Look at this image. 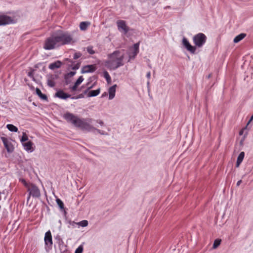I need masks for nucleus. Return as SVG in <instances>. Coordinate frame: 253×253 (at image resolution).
<instances>
[{
    "mask_svg": "<svg viewBox=\"0 0 253 253\" xmlns=\"http://www.w3.org/2000/svg\"><path fill=\"white\" fill-rule=\"evenodd\" d=\"M64 118L69 123H71L74 126L79 127L82 130L90 131L93 130L100 133L103 134L101 130L96 129L91 125L92 119L90 118L81 119L70 113H66L64 115Z\"/></svg>",
    "mask_w": 253,
    "mask_h": 253,
    "instance_id": "obj_1",
    "label": "nucleus"
},
{
    "mask_svg": "<svg viewBox=\"0 0 253 253\" xmlns=\"http://www.w3.org/2000/svg\"><path fill=\"white\" fill-rule=\"evenodd\" d=\"M125 54L123 51L116 50L108 55V59L106 61V65L110 69L116 70L124 65Z\"/></svg>",
    "mask_w": 253,
    "mask_h": 253,
    "instance_id": "obj_2",
    "label": "nucleus"
},
{
    "mask_svg": "<svg viewBox=\"0 0 253 253\" xmlns=\"http://www.w3.org/2000/svg\"><path fill=\"white\" fill-rule=\"evenodd\" d=\"M59 46L68 44H74L77 40L69 32L59 30L54 32Z\"/></svg>",
    "mask_w": 253,
    "mask_h": 253,
    "instance_id": "obj_3",
    "label": "nucleus"
},
{
    "mask_svg": "<svg viewBox=\"0 0 253 253\" xmlns=\"http://www.w3.org/2000/svg\"><path fill=\"white\" fill-rule=\"evenodd\" d=\"M20 181L27 188V191L29 193L28 200H29L31 196L35 198H39L41 196L40 190L37 185L32 183L27 182L24 179H20Z\"/></svg>",
    "mask_w": 253,
    "mask_h": 253,
    "instance_id": "obj_4",
    "label": "nucleus"
},
{
    "mask_svg": "<svg viewBox=\"0 0 253 253\" xmlns=\"http://www.w3.org/2000/svg\"><path fill=\"white\" fill-rule=\"evenodd\" d=\"M59 47L54 33L47 38L43 43V47L45 50H52Z\"/></svg>",
    "mask_w": 253,
    "mask_h": 253,
    "instance_id": "obj_5",
    "label": "nucleus"
},
{
    "mask_svg": "<svg viewBox=\"0 0 253 253\" xmlns=\"http://www.w3.org/2000/svg\"><path fill=\"white\" fill-rule=\"evenodd\" d=\"M207 39V37L205 34L200 33L193 37V41L196 46L201 47L206 43Z\"/></svg>",
    "mask_w": 253,
    "mask_h": 253,
    "instance_id": "obj_6",
    "label": "nucleus"
},
{
    "mask_svg": "<svg viewBox=\"0 0 253 253\" xmlns=\"http://www.w3.org/2000/svg\"><path fill=\"white\" fill-rule=\"evenodd\" d=\"M117 25L118 30L126 35L129 30V28L127 26L126 22L123 20H118L117 21Z\"/></svg>",
    "mask_w": 253,
    "mask_h": 253,
    "instance_id": "obj_7",
    "label": "nucleus"
},
{
    "mask_svg": "<svg viewBox=\"0 0 253 253\" xmlns=\"http://www.w3.org/2000/svg\"><path fill=\"white\" fill-rule=\"evenodd\" d=\"M139 43L138 42V43H135L133 45V47L131 49H130V52H129V54H128V56H129V59L128 61V62L130 60L133 59L135 58L136 56L139 52Z\"/></svg>",
    "mask_w": 253,
    "mask_h": 253,
    "instance_id": "obj_8",
    "label": "nucleus"
},
{
    "mask_svg": "<svg viewBox=\"0 0 253 253\" xmlns=\"http://www.w3.org/2000/svg\"><path fill=\"white\" fill-rule=\"evenodd\" d=\"M13 22V19L10 16L4 14L0 15V26L10 24Z\"/></svg>",
    "mask_w": 253,
    "mask_h": 253,
    "instance_id": "obj_9",
    "label": "nucleus"
},
{
    "mask_svg": "<svg viewBox=\"0 0 253 253\" xmlns=\"http://www.w3.org/2000/svg\"><path fill=\"white\" fill-rule=\"evenodd\" d=\"M182 44L191 53L194 54L195 53L196 46L192 45L186 38H183L182 39Z\"/></svg>",
    "mask_w": 253,
    "mask_h": 253,
    "instance_id": "obj_10",
    "label": "nucleus"
},
{
    "mask_svg": "<svg viewBox=\"0 0 253 253\" xmlns=\"http://www.w3.org/2000/svg\"><path fill=\"white\" fill-rule=\"evenodd\" d=\"M0 139L2 140L7 151L9 153L12 152L14 148L11 142H10L8 139L5 137H1Z\"/></svg>",
    "mask_w": 253,
    "mask_h": 253,
    "instance_id": "obj_11",
    "label": "nucleus"
},
{
    "mask_svg": "<svg viewBox=\"0 0 253 253\" xmlns=\"http://www.w3.org/2000/svg\"><path fill=\"white\" fill-rule=\"evenodd\" d=\"M44 242L46 246L50 248L52 247L53 244L51 232L49 230L47 231L45 234Z\"/></svg>",
    "mask_w": 253,
    "mask_h": 253,
    "instance_id": "obj_12",
    "label": "nucleus"
},
{
    "mask_svg": "<svg viewBox=\"0 0 253 253\" xmlns=\"http://www.w3.org/2000/svg\"><path fill=\"white\" fill-rule=\"evenodd\" d=\"M55 96L60 99H66L71 97V95L65 93L62 90H58L55 94Z\"/></svg>",
    "mask_w": 253,
    "mask_h": 253,
    "instance_id": "obj_13",
    "label": "nucleus"
},
{
    "mask_svg": "<svg viewBox=\"0 0 253 253\" xmlns=\"http://www.w3.org/2000/svg\"><path fill=\"white\" fill-rule=\"evenodd\" d=\"M96 68L95 65L84 66L82 69L83 73H92L95 71Z\"/></svg>",
    "mask_w": 253,
    "mask_h": 253,
    "instance_id": "obj_14",
    "label": "nucleus"
},
{
    "mask_svg": "<svg viewBox=\"0 0 253 253\" xmlns=\"http://www.w3.org/2000/svg\"><path fill=\"white\" fill-rule=\"evenodd\" d=\"M22 145L24 147V149L28 152H32L34 150L33 147V143L31 141L23 143Z\"/></svg>",
    "mask_w": 253,
    "mask_h": 253,
    "instance_id": "obj_15",
    "label": "nucleus"
},
{
    "mask_svg": "<svg viewBox=\"0 0 253 253\" xmlns=\"http://www.w3.org/2000/svg\"><path fill=\"white\" fill-rule=\"evenodd\" d=\"M84 79L83 76H80L77 80L74 85L70 88L72 91H75L77 90L78 86L83 82Z\"/></svg>",
    "mask_w": 253,
    "mask_h": 253,
    "instance_id": "obj_16",
    "label": "nucleus"
},
{
    "mask_svg": "<svg viewBox=\"0 0 253 253\" xmlns=\"http://www.w3.org/2000/svg\"><path fill=\"white\" fill-rule=\"evenodd\" d=\"M117 85H114L110 87L109 89V99H112L115 95V92H116V87Z\"/></svg>",
    "mask_w": 253,
    "mask_h": 253,
    "instance_id": "obj_17",
    "label": "nucleus"
},
{
    "mask_svg": "<svg viewBox=\"0 0 253 253\" xmlns=\"http://www.w3.org/2000/svg\"><path fill=\"white\" fill-rule=\"evenodd\" d=\"M56 76L55 75L51 76L47 80V84L50 87H54L55 85V79Z\"/></svg>",
    "mask_w": 253,
    "mask_h": 253,
    "instance_id": "obj_18",
    "label": "nucleus"
},
{
    "mask_svg": "<svg viewBox=\"0 0 253 253\" xmlns=\"http://www.w3.org/2000/svg\"><path fill=\"white\" fill-rule=\"evenodd\" d=\"M61 62L60 61H57L54 63L50 64L49 66V68L51 70H54L56 68H59L61 67Z\"/></svg>",
    "mask_w": 253,
    "mask_h": 253,
    "instance_id": "obj_19",
    "label": "nucleus"
},
{
    "mask_svg": "<svg viewBox=\"0 0 253 253\" xmlns=\"http://www.w3.org/2000/svg\"><path fill=\"white\" fill-rule=\"evenodd\" d=\"M244 156H245V153L244 152H242L240 153V154L239 155V156L238 157L237 162H236V167H239V166L240 165V164H241V163L242 162V161L244 159Z\"/></svg>",
    "mask_w": 253,
    "mask_h": 253,
    "instance_id": "obj_20",
    "label": "nucleus"
},
{
    "mask_svg": "<svg viewBox=\"0 0 253 253\" xmlns=\"http://www.w3.org/2000/svg\"><path fill=\"white\" fill-rule=\"evenodd\" d=\"M100 88H98L96 90H90L88 92L87 96L88 97L96 96L100 93Z\"/></svg>",
    "mask_w": 253,
    "mask_h": 253,
    "instance_id": "obj_21",
    "label": "nucleus"
},
{
    "mask_svg": "<svg viewBox=\"0 0 253 253\" xmlns=\"http://www.w3.org/2000/svg\"><path fill=\"white\" fill-rule=\"evenodd\" d=\"M36 92L37 94L42 99L46 100L47 97L45 94H42L41 90L39 88H36Z\"/></svg>",
    "mask_w": 253,
    "mask_h": 253,
    "instance_id": "obj_22",
    "label": "nucleus"
},
{
    "mask_svg": "<svg viewBox=\"0 0 253 253\" xmlns=\"http://www.w3.org/2000/svg\"><path fill=\"white\" fill-rule=\"evenodd\" d=\"M246 36V34L245 33H241L239 35L237 36L234 39V42L235 43H237L239 42L240 41L243 40Z\"/></svg>",
    "mask_w": 253,
    "mask_h": 253,
    "instance_id": "obj_23",
    "label": "nucleus"
},
{
    "mask_svg": "<svg viewBox=\"0 0 253 253\" xmlns=\"http://www.w3.org/2000/svg\"><path fill=\"white\" fill-rule=\"evenodd\" d=\"M89 25L90 23L88 22H82L80 24V28L82 31H85Z\"/></svg>",
    "mask_w": 253,
    "mask_h": 253,
    "instance_id": "obj_24",
    "label": "nucleus"
},
{
    "mask_svg": "<svg viewBox=\"0 0 253 253\" xmlns=\"http://www.w3.org/2000/svg\"><path fill=\"white\" fill-rule=\"evenodd\" d=\"M6 127L10 131H12V132H17L18 131V128L12 124L7 125Z\"/></svg>",
    "mask_w": 253,
    "mask_h": 253,
    "instance_id": "obj_25",
    "label": "nucleus"
},
{
    "mask_svg": "<svg viewBox=\"0 0 253 253\" xmlns=\"http://www.w3.org/2000/svg\"><path fill=\"white\" fill-rule=\"evenodd\" d=\"M28 140V137L26 132H23L22 137L20 139L21 143L23 144V143H25V141H27Z\"/></svg>",
    "mask_w": 253,
    "mask_h": 253,
    "instance_id": "obj_26",
    "label": "nucleus"
},
{
    "mask_svg": "<svg viewBox=\"0 0 253 253\" xmlns=\"http://www.w3.org/2000/svg\"><path fill=\"white\" fill-rule=\"evenodd\" d=\"M77 224L82 227H86L88 225V221L86 220H84L77 223Z\"/></svg>",
    "mask_w": 253,
    "mask_h": 253,
    "instance_id": "obj_27",
    "label": "nucleus"
},
{
    "mask_svg": "<svg viewBox=\"0 0 253 253\" xmlns=\"http://www.w3.org/2000/svg\"><path fill=\"white\" fill-rule=\"evenodd\" d=\"M56 203L60 209H62L64 208V203L60 199H56Z\"/></svg>",
    "mask_w": 253,
    "mask_h": 253,
    "instance_id": "obj_28",
    "label": "nucleus"
},
{
    "mask_svg": "<svg viewBox=\"0 0 253 253\" xmlns=\"http://www.w3.org/2000/svg\"><path fill=\"white\" fill-rule=\"evenodd\" d=\"M221 243V240L216 239L214 241L213 245V248L215 249Z\"/></svg>",
    "mask_w": 253,
    "mask_h": 253,
    "instance_id": "obj_29",
    "label": "nucleus"
},
{
    "mask_svg": "<svg viewBox=\"0 0 253 253\" xmlns=\"http://www.w3.org/2000/svg\"><path fill=\"white\" fill-rule=\"evenodd\" d=\"M82 56V53L80 52L75 53L74 55V59H77Z\"/></svg>",
    "mask_w": 253,
    "mask_h": 253,
    "instance_id": "obj_30",
    "label": "nucleus"
},
{
    "mask_svg": "<svg viewBox=\"0 0 253 253\" xmlns=\"http://www.w3.org/2000/svg\"><path fill=\"white\" fill-rule=\"evenodd\" d=\"M87 52H88L89 53H90V54H94V50H93V48H92V47H90V46L87 47Z\"/></svg>",
    "mask_w": 253,
    "mask_h": 253,
    "instance_id": "obj_31",
    "label": "nucleus"
},
{
    "mask_svg": "<svg viewBox=\"0 0 253 253\" xmlns=\"http://www.w3.org/2000/svg\"><path fill=\"white\" fill-rule=\"evenodd\" d=\"M83 250V247L81 246H80L76 249L75 253H82Z\"/></svg>",
    "mask_w": 253,
    "mask_h": 253,
    "instance_id": "obj_32",
    "label": "nucleus"
},
{
    "mask_svg": "<svg viewBox=\"0 0 253 253\" xmlns=\"http://www.w3.org/2000/svg\"><path fill=\"white\" fill-rule=\"evenodd\" d=\"M104 77L106 78L107 82H109V80H111V78H110L109 74L107 72H105L104 73Z\"/></svg>",
    "mask_w": 253,
    "mask_h": 253,
    "instance_id": "obj_33",
    "label": "nucleus"
},
{
    "mask_svg": "<svg viewBox=\"0 0 253 253\" xmlns=\"http://www.w3.org/2000/svg\"><path fill=\"white\" fill-rule=\"evenodd\" d=\"M146 77L149 79L150 78V77H151V73H150V72H148L147 73Z\"/></svg>",
    "mask_w": 253,
    "mask_h": 253,
    "instance_id": "obj_34",
    "label": "nucleus"
},
{
    "mask_svg": "<svg viewBox=\"0 0 253 253\" xmlns=\"http://www.w3.org/2000/svg\"><path fill=\"white\" fill-rule=\"evenodd\" d=\"M97 122L101 126H103L104 123L101 120H98L97 121Z\"/></svg>",
    "mask_w": 253,
    "mask_h": 253,
    "instance_id": "obj_35",
    "label": "nucleus"
},
{
    "mask_svg": "<svg viewBox=\"0 0 253 253\" xmlns=\"http://www.w3.org/2000/svg\"><path fill=\"white\" fill-rule=\"evenodd\" d=\"M241 183H242V180H239V181L237 182V186H239V185L241 184Z\"/></svg>",
    "mask_w": 253,
    "mask_h": 253,
    "instance_id": "obj_36",
    "label": "nucleus"
},
{
    "mask_svg": "<svg viewBox=\"0 0 253 253\" xmlns=\"http://www.w3.org/2000/svg\"><path fill=\"white\" fill-rule=\"evenodd\" d=\"M253 115L251 118V119H250V121H249L248 123H250L253 120Z\"/></svg>",
    "mask_w": 253,
    "mask_h": 253,
    "instance_id": "obj_37",
    "label": "nucleus"
},
{
    "mask_svg": "<svg viewBox=\"0 0 253 253\" xmlns=\"http://www.w3.org/2000/svg\"><path fill=\"white\" fill-rule=\"evenodd\" d=\"M32 74V73L31 72H29V73H28V76H29V77H31Z\"/></svg>",
    "mask_w": 253,
    "mask_h": 253,
    "instance_id": "obj_38",
    "label": "nucleus"
},
{
    "mask_svg": "<svg viewBox=\"0 0 253 253\" xmlns=\"http://www.w3.org/2000/svg\"><path fill=\"white\" fill-rule=\"evenodd\" d=\"M243 130H241V131H240V133H239L240 135H242V134H243Z\"/></svg>",
    "mask_w": 253,
    "mask_h": 253,
    "instance_id": "obj_39",
    "label": "nucleus"
},
{
    "mask_svg": "<svg viewBox=\"0 0 253 253\" xmlns=\"http://www.w3.org/2000/svg\"><path fill=\"white\" fill-rule=\"evenodd\" d=\"M71 74L72 75H73L75 74V73L74 72H71Z\"/></svg>",
    "mask_w": 253,
    "mask_h": 253,
    "instance_id": "obj_40",
    "label": "nucleus"
},
{
    "mask_svg": "<svg viewBox=\"0 0 253 253\" xmlns=\"http://www.w3.org/2000/svg\"><path fill=\"white\" fill-rule=\"evenodd\" d=\"M92 86H90V87H89L88 88V89H90V88H92Z\"/></svg>",
    "mask_w": 253,
    "mask_h": 253,
    "instance_id": "obj_41",
    "label": "nucleus"
},
{
    "mask_svg": "<svg viewBox=\"0 0 253 253\" xmlns=\"http://www.w3.org/2000/svg\"><path fill=\"white\" fill-rule=\"evenodd\" d=\"M82 95H80L79 96V98L82 97Z\"/></svg>",
    "mask_w": 253,
    "mask_h": 253,
    "instance_id": "obj_42",
    "label": "nucleus"
}]
</instances>
